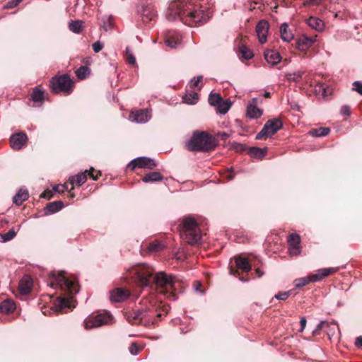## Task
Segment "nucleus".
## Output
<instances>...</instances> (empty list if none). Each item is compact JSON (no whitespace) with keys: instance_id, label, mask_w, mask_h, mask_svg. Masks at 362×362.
Here are the masks:
<instances>
[{"instance_id":"f257e3e1","label":"nucleus","mask_w":362,"mask_h":362,"mask_svg":"<svg viewBox=\"0 0 362 362\" xmlns=\"http://www.w3.org/2000/svg\"><path fill=\"white\" fill-rule=\"evenodd\" d=\"M129 276L142 287L154 284L158 292L172 300L176 299V292L182 286L181 281L165 272H158L153 276V269L144 264L132 268Z\"/></svg>"},{"instance_id":"f03ea898","label":"nucleus","mask_w":362,"mask_h":362,"mask_svg":"<svg viewBox=\"0 0 362 362\" xmlns=\"http://www.w3.org/2000/svg\"><path fill=\"white\" fill-rule=\"evenodd\" d=\"M168 21H175L178 18L183 23L189 26H199L208 20L203 10L199 9L190 0H175L168 6L165 14Z\"/></svg>"},{"instance_id":"7ed1b4c3","label":"nucleus","mask_w":362,"mask_h":362,"mask_svg":"<svg viewBox=\"0 0 362 362\" xmlns=\"http://www.w3.org/2000/svg\"><path fill=\"white\" fill-rule=\"evenodd\" d=\"M181 238L190 245H196L201 242L202 232L197 221L191 216L183 217L179 225Z\"/></svg>"},{"instance_id":"20e7f679","label":"nucleus","mask_w":362,"mask_h":362,"mask_svg":"<svg viewBox=\"0 0 362 362\" xmlns=\"http://www.w3.org/2000/svg\"><path fill=\"white\" fill-rule=\"evenodd\" d=\"M216 146L214 137L206 132H194L190 139L186 143L189 151L209 152Z\"/></svg>"},{"instance_id":"39448f33","label":"nucleus","mask_w":362,"mask_h":362,"mask_svg":"<svg viewBox=\"0 0 362 362\" xmlns=\"http://www.w3.org/2000/svg\"><path fill=\"white\" fill-rule=\"evenodd\" d=\"M48 285L54 288H59L68 295H74L78 291V285L67 278L64 272L51 274Z\"/></svg>"},{"instance_id":"423d86ee","label":"nucleus","mask_w":362,"mask_h":362,"mask_svg":"<svg viewBox=\"0 0 362 362\" xmlns=\"http://www.w3.org/2000/svg\"><path fill=\"white\" fill-rule=\"evenodd\" d=\"M168 313V306H163L162 309H159L155 305H151L145 309H141L140 310L141 325L146 326L150 324H156Z\"/></svg>"},{"instance_id":"0eeeda50","label":"nucleus","mask_w":362,"mask_h":362,"mask_svg":"<svg viewBox=\"0 0 362 362\" xmlns=\"http://www.w3.org/2000/svg\"><path fill=\"white\" fill-rule=\"evenodd\" d=\"M49 87L54 94L63 92L66 95H69L73 91L74 81L68 74L56 76L50 81Z\"/></svg>"},{"instance_id":"6e6552de","label":"nucleus","mask_w":362,"mask_h":362,"mask_svg":"<svg viewBox=\"0 0 362 362\" xmlns=\"http://www.w3.org/2000/svg\"><path fill=\"white\" fill-rule=\"evenodd\" d=\"M339 270L338 267H330L318 269L315 274H310L308 276L296 279L294 281L295 286L300 288L311 282L319 281L324 278L336 273Z\"/></svg>"},{"instance_id":"1a4fd4ad","label":"nucleus","mask_w":362,"mask_h":362,"mask_svg":"<svg viewBox=\"0 0 362 362\" xmlns=\"http://www.w3.org/2000/svg\"><path fill=\"white\" fill-rule=\"evenodd\" d=\"M283 127V122L279 118L269 119L264 124L262 129L257 134V139H264L276 134Z\"/></svg>"},{"instance_id":"9d476101","label":"nucleus","mask_w":362,"mask_h":362,"mask_svg":"<svg viewBox=\"0 0 362 362\" xmlns=\"http://www.w3.org/2000/svg\"><path fill=\"white\" fill-rule=\"evenodd\" d=\"M235 263L236 269L233 267H230V273L237 277L243 282H246L249 280L247 277H245L243 276H240L238 269L241 270L243 272L247 273L251 270V264H250V261L247 258L243 257L241 255H238L235 257Z\"/></svg>"},{"instance_id":"9b49d317","label":"nucleus","mask_w":362,"mask_h":362,"mask_svg":"<svg viewBox=\"0 0 362 362\" xmlns=\"http://www.w3.org/2000/svg\"><path fill=\"white\" fill-rule=\"evenodd\" d=\"M112 318L110 313L107 312L95 315H90L84 320V326L86 329L98 327L109 323Z\"/></svg>"},{"instance_id":"f8f14e48","label":"nucleus","mask_w":362,"mask_h":362,"mask_svg":"<svg viewBox=\"0 0 362 362\" xmlns=\"http://www.w3.org/2000/svg\"><path fill=\"white\" fill-rule=\"evenodd\" d=\"M156 166L154 160L147 157H139L134 159L127 165V169L133 171L135 168H148L150 170L153 169Z\"/></svg>"},{"instance_id":"ddd939ff","label":"nucleus","mask_w":362,"mask_h":362,"mask_svg":"<svg viewBox=\"0 0 362 362\" xmlns=\"http://www.w3.org/2000/svg\"><path fill=\"white\" fill-rule=\"evenodd\" d=\"M156 18L157 12L154 8L153 5L151 4H147L142 6L141 20L145 24L156 21Z\"/></svg>"},{"instance_id":"4468645a","label":"nucleus","mask_w":362,"mask_h":362,"mask_svg":"<svg viewBox=\"0 0 362 362\" xmlns=\"http://www.w3.org/2000/svg\"><path fill=\"white\" fill-rule=\"evenodd\" d=\"M257 98H252L247 107V115L252 119L259 118L263 113V110L257 107Z\"/></svg>"},{"instance_id":"2eb2a0df","label":"nucleus","mask_w":362,"mask_h":362,"mask_svg":"<svg viewBox=\"0 0 362 362\" xmlns=\"http://www.w3.org/2000/svg\"><path fill=\"white\" fill-rule=\"evenodd\" d=\"M288 243L291 254L297 255L300 253V237L296 233H291L288 237Z\"/></svg>"},{"instance_id":"dca6fc26","label":"nucleus","mask_w":362,"mask_h":362,"mask_svg":"<svg viewBox=\"0 0 362 362\" xmlns=\"http://www.w3.org/2000/svg\"><path fill=\"white\" fill-rule=\"evenodd\" d=\"M130 293L127 289L117 288L110 292V300L113 302H122L127 299Z\"/></svg>"},{"instance_id":"f3484780","label":"nucleus","mask_w":362,"mask_h":362,"mask_svg":"<svg viewBox=\"0 0 362 362\" xmlns=\"http://www.w3.org/2000/svg\"><path fill=\"white\" fill-rule=\"evenodd\" d=\"M316 37L300 36L296 41V47L300 51H306L316 41Z\"/></svg>"},{"instance_id":"a211bd4d","label":"nucleus","mask_w":362,"mask_h":362,"mask_svg":"<svg viewBox=\"0 0 362 362\" xmlns=\"http://www.w3.org/2000/svg\"><path fill=\"white\" fill-rule=\"evenodd\" d=\"M269 30V23L266 21H260L256 26V33L260 43L267 41V35Z\"/></svg>"},{"instance_id":"6ab92c4d","label":"nucleus","mask_w":362,"mask_h":362,"mask_svg":"<svg viewBox=\"0 0 362 362\" xmlns=\"http://www.w3.org/2000/svg\"><path fill=\"white\" fill-rule=\"evenodd\" d=\"M26 141L27 136L23 133L13 134L10 139L11 146L15 150L21 149L25 145Z\"/></svg>"},{"instance_id":"aec40b11","label":"nucleus","mask_w":362,"mask_h":362,"mask_svg":"<svg viewBox=\"0 0 362 362\" xmlns=\"http://www.w3.org/2000/svg\"><path fill=\"white\" fill-rule=\"evenodd\" d=\"M165 43L170 48H175L180 42L177 33L173 30H168L165 34Z\"/></svg>"},{"instance_id":"412c9836","label":"nucleus","mask_w":362,"mask_h":362,"mask_svg":"<svg viewBox=\"0 0 362 362\" xmlns=\"http://www.w3.org/2000/svg\"><path fill=\"white\" fill-rule=\"evenodd\" d=\"M87 173L88 170H85L83 173H78L74 176H71L69 178L68 183L71 185L70 191L74 189V185H76L77 187L81 186L87 180Z\"/></svg>"},{"instance_id":"4be33fe9","label":"nucleus","mask_w":362,"mask_h":362,"mask_svg":"<svg viewBox=\"0 0 362 362\" xmlns=\"http://www.w3.org/2000/svg\"><path fill=\"white\" fill-rule=\"evenodd\" d=\"M33 279L30 276H24L19 282L18 289L21 293L28 294L32 288Z\"/></svg>"},{"instance_id":"5701e85b","label":"nucleus","mask_w":362,"mask_h":362,"mask_svg":"<svg viewBox=\"0 0 362 362\" xmlns=\"http://www.w3.org/2000/svg\"><path fill=\"white\" fill-rule=\"evenodd\" d=\"M124 317L132 325H141L140 309L125 312Z\"/></svg>"},{"instance_id":"b1692460","label":"nucleus","mask_w":362,"mask_h":362,"mask_svg":"<svg viewBox=\"0 0 362 362\" xmlns=\"http://www.w3.org/2000/svg\"><path fill=\"white\" fill-rule=\"evenodd\" d=\"M129 117L136 122H145L148 120V112L146 110H139L135 112H132L129 115Z\"/></svg>"},{"instance_id":"393cba45","label":"nucleus","mask_w":362,"mask_h":362,"mask_svg":"<svg viewBox=\"0 0 362 362\" xmlns=\"http://www.w3.org/2000/svg\"><path fill=\"white\" fill-rule=\"evenodd\" d=\"M264 58L269 64L272 65L277 64L281 59L280 54L274 50H267L264 52Z\"/></svg>"},{"instance_id":"a878e982","label":"nucleus","mask_w":362,"mask_h":362,"mask_svg":"<svg viewBox=\"0 0 362 362\" xmlns=\"http://www.w3.org/2000/svg\"><path fill=\"white\" fill-rule=\"evenodd\" d=\"M16 309V304L13 300L8 299L0 303V311L4 314H10Z\"/></svg>"},{"instance_id":"bb28decb","label":"nucleus","mask_w":362,"mask_h":362,"mask_svg":"<svg viewBox=\"0 0 362 362\" xmlns=\"http://www.w3.org/2000/svg\"><path fill=\"white\" fill-rule=\"evenodd\" d=\"M64 207V203L62 201H55L47 204L45 210L46 214H51L60 211Z\"/></svg>"},{"instance_id":"cd10ccee","label":"nucleus","mask_w":362,"mask_h":362,"mask_svg":"<svg viewBox=\"0 0 362 362\" xmlns=\"http://www.w3.org/2000/svg\"><path fill=\"white\" fill-rule=\"evenodd\" d=\"M29 197L28 190L21 189L13 197V202L17 206H21Z\"/></svg>"},{"instance_id":"c85d7f7f","label":"nucleus","mask_w":362,"mask_h":362,"mask_svg":"<svg viewBox=\"0 0 362 362\" xmlns=\"http://www.w3.org/2000/svg\"><path fill=\"white\" fill-rule=\"evenodd\" d=\"M308 25L317 31H322L325 27L324 22L317 18L310 17L307 21Z\"/></svg>"},{"instance_id":"c756f323","label":"nucleus","mask_w":362,"mask_h":362,"mask_svg":"<svg viewBox=\"0 0 362 362\" xmlns=\"http://www.w3.org/2000/svg\"><path fill=\"white\" fill-rule=\"evenodd\" d=\"M163 179V176L159 172H151L146 174L142 177V181L144 182H158L161 181Z\"/></svg>"},{"instance_id":"7c9ffc66","label":"nucleus","mask_w":362,"mask_h":362,"mask_svg":"<svg viewBox=\"0 0 362 362\" xmlns=\"http://www.w3.org/2000/svg\"><path fill=\"white\" fill-rule=\"evenodd\" d=\"M44 91L40 89L38 87H35L33 90V93L30 95L31 100L34 103H42L45 100Z\"/></svg>"},{"instance_id":"2f4dec72","label":"nucleus","mask_w":362,"mask_h":362,"mask_svg":"<svg viewBox=\"0 0 362 362\" xmlns=\"http://www.w3.org/2000/svg\"><path fill=\"white\" fill-rule=\"evenodd\" d=\"M280 33L284 41L290 42L293 38V35L288 30V26L286 23L281 25Z\"/></svg>"},{"instance_id":"473e14b6","label":"nucleus","mask_w":362,"mask_h":362,"mask_svg":"<svg viewBox=\"0 0 362 362\" xmlns=\"http://www.w3.org/2000/svg\"><path fill=\"white\" fill-rule=\"evenodd\" d=\"M250 155L258 159H262L267 154V148H260L258 147H252L249 150Z\"/></svg>"},{"instance_id":"72a5a7b5","label":"nucleus","mask_w":362,"mask_h":362,"mask_svg":"<svg viewBox=\"0 0 362 362\" xmlns=\"http://www.w3.org/2000/svg\"><path fill=\"white\" fill-rule=\"evenodd\" d=\"M75 74L79 80H83L90 74V69L86 66H82L75 71Z\"/></svg>"},{"instance_id":"f704fd0d","label":"nucleus","mask_w":362,"mask_h":362,"mask_svg":"<svg viewBox=\"0 0 362 362\" xmlns=\"http://www.w3.org/2000/svg\"><path fill=\"white\" fill-rule=\"evenodd\" d=\"M330 132L329 128L328 127H320L317 129H313L310 132V134L316 137L325 136L327 135Z\"/></svg>"},{"instance_id":"c9c22d12","label":"nucleus","mask_w":362,"mask_h":362,"mask_svg":"<svg viewBox=\"0 0 362 362\" xmlns=\"http://www.w3.org/2000/svg\"><path fill=\"white\" fill-rule=\"evenodd\" d=\"M183 100L187 104H195L198 100V94L194 91L187 92L183 97Z\"/></svg>"},{"instance_id":"e433bc0d","label":"nucleus","mask_w":362,"mask_h":362,"mask_svg":"<svg viewBox=\"0 0 362 362\" xmlns=\"http://www.w3.org/2000/svg\"><path fill=\"white\" fill-rule=\"evenodd\" d=\"M147 248L150 252H157L163 250L164 246L160 242L154 240L148 244Z\"/></svg>"},{"instance_id":"4c0bfd02","label":"nucleus","mask_w":362,"mask_h":362,"mask_svg":"<svg viewBox=\"0 0 362 362\" xmlns=\"http://www.w3.org/2000/svg\"><path fill=\"white\" fill-rule=\"evenodd\" d=\"M239 54L245 59H250L253 57L252 52L243 45L239 47Z\"/></svg>"},{"instance_id":"58836bf2","label":"nucleus","mask_w":362,"mask_h":362,"mask_svg":"<svg viewBox=\"0 0 362 362\" xmlns=\"http://www.w3.org/2000/svg\"><path fill=\"white\" fill-rule=\"evenodd\" d=\"M218 112L221 114L226 113L231 106V103L228 100H221V102L217 105Z\"/></svg>"},{"instance_id":"ea45409f","label":"nucleus","mask_w":362,"mask_h":362,"mask_svg":"<svg viewBox=\"0 0 362 362\" xmlns=\"http://www.w3.org/2000/svg\"><path fill=\"white\" fill-rule=\"evenodd\" d=\"M222 100V98L218 93H211L209 97V103L211 105H218Z\"/></svg>"},{"instance_id":"a19ab883","label":"nucleus","mask_w":362,"mask_h":362,"mask_svg":"<svg viewBox=\"0 0 362 362\" xmlns=\"http://www.w3.org/2000/svg\"><path fill=\"white\" fill-rule=\"evenodd\" d=\"M69 29L76 33H79L82 27V21H71L69 23Z\"/></svg>"},{"instance_id":"79ce46f5","label":"nucleus","mask_w":362,"mask_h":362,"mask_svg":"<svg viewBox=\"0 0 362 362\" xmlns=\"http://www.w3.org/2000/svg\"><path fill=\"white\" fill-rule=\"evenodd\" d=\"M16 235V232L15 231L14 228H11L7 233L1 234V237L2 238V241L5 243L14 238Z\"/></svg>"},{"instance_id":"37998d69","label":"nucleus","mask_w":362,"mask_h":362,"mask_svg":"<svg viewBox=\"0 0 362 362\" xmlns=\"http://www.w3.org/2000/svg\"><path fill=\"white\" fill-rule=\"evenodd\" d=\"M58 307L60 310L70 308V300L66 298H60L58 300Z\"/></svg>"},{"instance_id":"c03bdc74","label":"nucleus","mask_w":362,"mask_h":362,"mask_svg":"<svg viewBox=\"0 0 362 362\" xmlns=\"http://www.w3.org/2000/svg\"><path fill=\"white\" fill-rule=\"evenodd\" d=\"M126 60L130 65L133 66L136 64V59L129 47L126 48Z\"/></svg>"},{"instance_id":"a18cd8bd","label":"nucleus","mask_w":362,"mask_h":362,"mask_svg":"<svg viewBox=\"0 0 362 362\" xmlns=\"http://www.w3.org/2000/svg\"><path fill=\"white\" fill-rule=\"evenodd\" d=\"M88 175L93 180H97L101 176V172L95 170L93 168H90V170H88L87 176Z\"/></svg>"},{"instance_id":"49530a36","label":"nucleus","mask_w":362,"mask_h":362,"mask_svg":"<svg viewBox=\"0 0 362 362\" xmlns=\"http://www.w3.org/2000/svg\"><path fill=\"white\" fill-rule=\"evenodd\" d=\"M68 186H69L68 182H66L64 185H56L53 187V191L54 192H58V193H63L66 190L71 192L70 189H69Z\"/></svg>"},{"instance_id":"de8ad7c7","label":"nucleus","mask_w":362,"mask_h":362,"mask_svg":"<svg viewBox=\"0 0 362 362\" xmlns=\"http://www.w3.org/2000/svg\"><path fill=\"white\" fill-rule=\"evenodd\" d=\"M352 90L362 95V82L355 81L353 83Z\"/></svg>"},{"instance_id":"09e8293b","label":"nucleus","mask_w":362,"mask_h":362,"mask_svg":"<svg viewBox=\"0 0 362 362\" xmlns=\"http://www.w3.org/2000/svg\"><path fill=\"white\" fill-rule=\"evenodd\" d=\"M290 293H291V291H285V292H280V293H277L276 295H275V298H276L279 300H285L289 297Z\"/></svg>"},{"instance_id":"8fccbe9b","label":"nucleus","mask_w":362,"mask_h":362,"mask_svg":"<svg viewBox=\"0 0 362 362\" xmlns=\"http://www.w3.org/2000/svg\"><path fill=\"white\" fill-rule=\"evenodd\" d=\"M141 351V349L136 343H132L129 347V351L133 355H136Z\"/></svg>"},{"instance_id":"3c124183","label":"nucleus","mask_w":362,"mask_h":362,"mask_svg":"<svg viewBox=\"0 0 362 362\" xmlns=\"http://www.w3.org/2000/svg\"><path fill=\"white\" fill-rule=\"evenodd\" d=\"M93 49L95 52L98 53L103 48V45L100 42L97 41L92 45Z\"/></svg>"},{"instance_id":"603ef678","label":"nucleus","mask_w":362,"mask_h":362,"mask_svg":"<svg viewBox=\"0 0 362 362\" xmlns=\"http://www.w3.org/2000/svg\"><path fill=\"white\" fill-rule=\"evenodd\" d=\"M53 197V192L49 189L45 190L40 196V198L50 199Z\"/></svg>"},{"instance_id":"864d4df0","label":"nucleus","mask_w":362,"mask_h":362,"mask_svg":"<svg viewBox=\"0 0 362 362\" xmlns=\"http://www.w3.org/2000/svg\"><path fill=\"white\" fill-rule=\"evenodd\" d=\"M202 79V76H198L197 78H194L191 81L190 88L194 89L195 87L198 86Z\"/></svg>"},{"instance_id":"5fc2aeb1","label":"nucleus","mask_w":362,"mask_h":362,"mask_svg":"<svg viewBox=\"0 0 362 362\" xmlns=\"http://www.w3.org/2000/svg\"><path fill=\"white\" fill-rule=\"evenodd\" d=\"M329 325V322H328L327 321H322L317 325V328L314 331V332L316 333L317 331L325 328V327H328Z\"/></svg>"},{"instance_id":"6e6d98bb","label":"nucleus","mask_w":362,"mask_h":362,"mask_svg":"<svg viewBox=\"0 0 362 362\" xmlns=\"http://www.w3.org/2000/svg\"><path fill=\"white\" fill-rule=\"evenodd\" d=\"M322 0H306L303 4L304 6H317L321 3Z\"/></svg>"},{"instance_id":"4d7b16f0","label":"nucleus","mask_w":362,"mask_h":362,"mask_svg":"<svg viewBox=\"0 0 362 362\" xmlns=\"http://www.w3.org/2000/svg\"><path fill=\"white\" fill-rule=\"evenodd\" d=\"M341 113L342 115L349 116L351 114V108L348 105H344L341 108Z\"/></svg>"},{"instance_id":"13d9d810","label":"nucleus","mask_w":362,"mask_h":362,"mask_svg":"<svg viewBox=\"0 0 362 362\" xmlns=\"http://www.w3.org/2000/svg\"><path fill=\"white\" fill-rule=\"evenodd\" d=\"M235 177V174L233 173V168H230L228 170V172L226 173V175L225 176V178L229 181L232 180Z\"/></svg>"},{"instance_id":"bf43d9fd","label":"nucleus","mask_w":362,"mask_h":362,"mask_svg":"<svg viewBox=\"0 0 362 362\" xmlns=\"http://www.w3.org/2000/svg\"><path fill=\"white\" fill-rule=\"evenodd\" d=\"M303 72H301V71H298V72H296L293 74V79L294 81H298L300 78H302L303 75Z\"/></svg>"},{"instance_id":"052dcab7","label":"nucleus","mask_w":362,"mask_h":362,"mask_svg":"<svg viewBox=\"0 0 362 362\" xmlns=\"http://www.w3.org/2000/svg\"><path fill=\"white\" fill-rule=\"evenodd\" d=\"M355 345L359 348H362V337H358L356 338Z\"/></svg>"},{"instance_id":"680f3d73","label":"nucleus","mask_w":362,"mask_h":362,"mask_svg":"<svg viewBox=\"0 0 362 362\" xmlns=\"http://www.w3.org/2000/svg\"><path fill=\"white\" fill-rule=\"evenodd\" d=\"M306 322H307V321H306L305 317H302L300 319V326H301V329L300 330V332H302L304 329V328L305 327Z\"/></svg>"},{"instance_id":"e2e57ef3","label":"nucleus","mask_w":362,"mask_h":362,"mask_svg":"<svg viewBox=\"0 0 362 362\" xmlns=\"http://www.w3.org/2000/svg\"><path fill=\"white\" fill-rule=\"evenodd\" d=\"M255 273L257 277L259 278L262 277L264 275V272L259 268H257L255 269Z\"/></svg>"},{"instance_id":"0e129e2a","label":"nucleus","mask_w":362,"mask_h":362,"mask_svg":"<svg viewBox=\"0 0 362 362\" xmlns=\"http://www.w3.org/2000/svg\"><path fill=\"white\" fill-rule=\"evenodd\" d=\"M219 136L222 140H226L229 136L228 134L225 132H222V133L219 134Z\"/></svg>"},{"instance_id":"69168bd1","label":"nucleus","mask_w":362,"mask_h":362,"mask_svg":"<svg viewBox=\"0 0 362 362\" xmlns=\"http://www.w3.org/2000/svg\"><path fill=\"white\" fill-rule=\"evenodd\" d=\"M245 147L242 145V144H237V146H235V150L237 151H242L243 150H245Z\"/></svg>"},{"instance_id":"338daca9","label":"nucleus","mask_w":362,"mask_h":362,"mask_svg":"<svg viewBox=\"0 0 362 362\" xmlns=\"http://www.w3.org/2000/svg\"><path fill=\"white\" fill-rule=\"evenodd\" d=\"M264 96L267 98H269L271 97V94L269 92H265Z\"/></svg>"},{"instance_id":"774afa93","label":"nucleus","mask_w":362,"mask_h":362,"mask_svg":"<svg viewBox=\"0 0 362 362\" xmlns=\"http://www.w3.org/2000/svg\"><path fill=\"white\" fill-rule=\"evenodd\" d=\"M195 284H196V289L197 290L198 289L199 286H202V284L199 282H195Z\"/></svg>"}]
</instances>
